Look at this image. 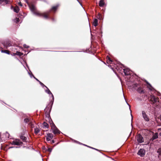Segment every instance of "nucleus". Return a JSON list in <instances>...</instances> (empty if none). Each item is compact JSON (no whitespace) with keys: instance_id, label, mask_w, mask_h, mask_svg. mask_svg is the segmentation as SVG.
<instances>
[{"instance_id":"f257e3e1","label":"nucleus","mask_w":161,"mask_h":161,"mask_svg":"<svg viewBox=\"0 0 161 161\" xmlns=\"http://www.w3.org/2000/svg\"><path fill=\"white\" fill-rule=\"evenodd\" d=\"M158 100V98L155 97L154 96L152 95V102H153L152 107L154 108L155 115L161 121V114H157L158 111H161V108L159 105V102Z\"/></svg>"},{"instance_id":"f03ea898","label":"nucleus","mask_w":161,"mask_h":161,"mask_svg":"<svg viewBox=\"0 0 161 161\" xmlns=\"http://www.w3.org/2000/svg\"><path fill=\"white\" fill-rule=\"evenodd\" d=\"M29 7L31 11L33 14L35 15L43 17L45 19L48 18V14L49 13L48 12L44 13H40L39 11L36 10V8L34 5L32 4L31 5H29Z\"/></svg>"},{"instance_id":"7ed1b4c3","label":"nucleus","mask_w":161,"mask_h":161,"mask_svg":"<svg viewBox=\"0 0 161 161\" xmlns=\"http://www.w3.org/2000/svg\"><path fill=\"white\" fill-rule=\"evenodd\" d=\"M52 123L50 122L51 125V129L53 130V132L54 134H60V132L58 130V129L56 127L55 125L53 122L52 121H51Z\"/></svg>"},{"instance_id":"20e7f679","label":"nucleus","mask_w":161,"mask_h":161,"mask_svg":"<svg viewBox=\"0 0 161 161\" xmlns=\"http://www.w3.org/2000/svg\"><path fill=\"white\" fill-rule=\"evenodd\" d=\"M11 144L14 145L20 146L22 145V142L19 139H16L13 141Z\"/></svg>"},{"instance_id":"39448f33","label":"nucleus","mask_w":161,"mask_h":161,"mask_svg":"<svg viewBox=\"0 0 161 161\" xmlns=\"http://www.w3.org/2000/svg\"><path fill=\"white\" fill-rule=\"evenodd\" d=\"M136 139L139 143H142L144 141L142 137L140 134H138L137 136Z\"/></svg>"},{"instance_id":"423d86ee","label":"nucleus","mask_w":161,"mask_h":161,"mask_svg":"<svg viewBox=\"0 0 161 161\" xmlns=\"http://www.w3.org/2000/svg\"><path fill=\"white\" fill-rule=\"evenodd\" d=\"M145 151L144 149H141L138 152L137 154L140 156L143 157L145 155Z\"/></svg>"},{"instance_id":"0eeeda50","label":"nucleus","mask_w":161,"mask_h":161,"mask_svg":"<svg viewBox=\"0 0 161 161\" xmlns=\"http://www.w3.org/2000/svg\"><path fill=\"white\" fill-rule=\"evenodd\" d=\"M47 137L46 138L47 141H49L53 138V135L51 133H48L47 135Z\"/></svg>"},{"instance_id":"6e6552de","label":"nucleus","mask_w":161,"mask_h":161,"mask_svg":"<svg viewBox=\"0 0 161 161\" xmlns=\"http://www.w3.org/2000/svg\"><path fill=\"white\" fill-rule=\"evenodd\" d=\"M142 114L143 117L145 120H146V121H148L149 120V119L147 116L145 111H142Z\"/></svg>"},{"instance_id":"1a4fd4ad","label":"nucleus","mask_w":161,"mask_h":161,"mask_svg":"<svg viewBox=\"0 0 161 161\" xmlns=\"http://www.w3.org/2000/svg\"><path fill=\"white\" fill-rule=\"evenodd\" d=\"M124 72L125 75H129L130 74V70L129 69H124Z\"/></svg>"},{"instance_id":"9d476101","label":"nucleus","mask_w":161,"mask_h":161,"mask_svg":"<svg viewBox=\"0 0 161 161\" xmlns=\"http://www.w3.org/2000/svg\"><path fill=\"white\" fill-rule=\"evenodd\" d=\"M4 2L5 4H9L11 2V0H0V3Z\"/></svg>"},{"instance_id":"9b49d317","label":"nucleus","mask_w":161,"mask_h":161,"mask_svg":"<svg viewBox=\"0 0 161 161\" xmlns=\"http://www.w3.org/2000/svg\"><path fill=\"white\" fill-rule=\"evenodd\" d=\"M46 88L47 89V90H46V91H45L46 92H47V93L49 94H51V96H52V99L53 100V101L54 98V97H53V94H52V93H51V91L47 88V87Z\"/></svg>"},{"instance_id":"f8f14e48","label":"nucleus","mask_w":161,"mask_h":161,"mask_svg":"<svg viewBox=\"0 0 161 161\" xmlns=\"http://www.w3.org/2000/svg\"><path fill=\"white\" fill-rule=\"evenodd\" d=\"M158 138V134L157 133H156L153 134V136L152 138V140H153Z\"/></svg>"},{"instance_id":"ddd939ff","label":"nucleus","mask_w":161,"mask_h":161,"mask_svg":"<svg viewBox=\"0 0 161 161\" xmlns=\"http://www.w3.org/2000/svg\"><path fill=\"white\" fill-rule=\"evenodd\" d=\"M93 25L95 26H96L98 25V20L97 19H95L93 23Z\"/></svg>"},{"instance_id":"4468645a","label":"nucleus","mask_w":161,"mask_h":161,"mask_svg":"<svg viewBox=\"0 0 161 161\" xmlns=\"http://www.w3.org/2000/svg\"><path fill=\"white\" fill-rule=\"evenodd\" d=\"M19 10V8L18 6L15 7L14 8V11L16 13H18Z\"/></svg>"},{"instance_id":"2eb2a0df","label":"nucleus","mask_w":161,"mask_h":161,"mask_svg":"<svg viewBox=\"0 0 161 161\" xmlns=\"http://www.w3.org/2000/svg\"><path fill=\"white\" fill-rule=\"evenodd\" d=\"M40 129L37 127L35 128L34 129V132L36 134H37L40 132Z\"/></svg>"},{"instance_id":"dca6fc26","label":"nucleus","mask_w":161,"mask_h":161,"mask_svg":"<svg viewBox=\"0 0 161 161\" xmlns=\"http://www.w3.org/2000/svg\"><path fill=\"white\" fill-rule=\"evenodd\" d=\"M104 4V3L103 0H101L99 3V5L100 7H103Z\"/></svg>"},{"instance_id":"f3484780","label":"nucleus","mask_w":161,"mask_h":161,"mask_svg":"<svg viewBox=\"0 0 161 161\" xmlns=\"http://www.w3.org/2000/svg\"><path fill=\"white\" fill-rule=\"evenodd\" d=\"M20 138L23 141L25 142H26L27 138L26 137L23 136H20Z\"/></svg>"},{"instance_id":"a211bd4d","label":"nucleus","mask_w":161,"mask_h":161,"mask_svg":"<svg viewBox=\"0 0 161 161\" xmlns=\"http://www.w3.org/2000/svg\"><path fill=\"white\" fill-rule=\"evenodd\" d=\"M31 120V118H25L24 119V121L25 123H27L28 122L29 123Z\"/></svg>"},{"instance_id":"6ab92c4d","label":"nucleus","mask_w":161,"mask_h":161,"mask_svg":"<svg viewBox=\"0 0 161 161\" xmlns=\"http://www.w3.org/2000/svg\"><path fill=\"white\" fill-rule=\"evenodd\" d=\"M43 127L45 128H48L49 127L47 123L44 122L43 123Z\"/></svg>"},{"instance_id":"aec40b11","label":"nucleus","mask_w":161,"mask_h":161,"mask_svg":"<svg viewBox=\"0 0 161 161\" xmlns=\"http://www.w3.org/2000/svg\"><path fill=\"white\" fill-rule=\"evenodd\" d=\"M58 6V5H57L56 6L53 7L51 10L55 11L57 10Z\"/></svg>"},{"instance_id":"412c9836","label":"nucleus","mask_w":161,"mask_h":161,"mask_svg":"<svg viewBox=\"0 0 161 161\" xmlns=\"http://www.w3.org/2000/svg\"><path fill=\"white\" fill-rule=\"evenodd\" d=\"M107 63L108 64H109L110 63V62H112V61L110 57L108 56H107Z\"/></svg>"},{"instance_id":"4be33fe9","label":"nucleus","mask_w":161,"mask_h":161,"mask_svg":"<svg viewBox=\"0 0 161 161\" xmlns=\"http://www.w3.org/2000/svg\"><path fill=\"white\" fill-rule=\"evenodd\" d=\"M137 91L139 93H142L143 92V90L142 88L141 87H139L137 89Z\"/></svg>"},{"instance_id":"5701e85b","label":"nucleus","mask_w":161,"mask_h":161,"mask_svg":"<svg viewBox=\"0 0 161 161\" xmlns=\"http://www.w3.org/2000/svg\"><path fill=\"white\" fill-rule=\"evenodd\" d=\"M1 52L3 53H5L8 54H9V51L8 50H2Z\"/></svg>"},{"instance_id":"b1692460","label":"nucleus","mask_w":161,"mask_h":161,"mask_svg":"<svg viewBox=\"0 0 161 161\" xmlns=\"http://www.w3.org/2000/svg\"><path fill=\"white\" fill-rule=\"evenodd\" d=\"M15 55L21 56L23 55V53L19 52L17 51Z\"/></svg>"},{"instance_id":"393cba45","label":"nucleus","mask_w":161,"mask_h":161,"mask_svg":"<svg viewBox=\"0 0 161 161\" xmlns=\"http://www.w3.org/2000/svg\"><path fill=\"white\" fill-rule=\"evenodd\" d=\"M29 125L31 126V128L34 127V124L33 123V122H32V120H31V121L29 122Z\"/></svg>"},{"instance_id":"a878e982","label":"nucleus","mask_w":161,"mask_h":161,"mask_svg":"<svg viewBox=\"0 0 161 161\" xmlns=\"http://www.w3.org/2000/svg\"><path fill=\"white\" fill-rule=\"evenodd\" d=\"M138 85L137 84H133L132 85V87L135 89H136V88L137 87H138Z\"/></svg>"},{"instance_id":"bb28decb","label":"nucleus","mask_w":161,"mask_h":161,"mask_svg":"<svg viewBox=\"0 0 161 161\" xmlns=\"http://www.w3.org/2000/svg\"><path fill=\"white\" fill-rule=\"evenodd\" d=\"M14 21L16 23H18L19 22V18H16L14 20Z\"/></svg>"},{"instance_id":"cd10ccee","label":"nucleus","mask_w":161,"mask_h":161,"mask_svg":"<svg viewBox=\"0 0 161 161\" xmlns=\"http://www.w3.org/2000/svg\"><path fill=\"white\" fill-rule=\"evenodd\" d=\"M48 112H49L50 111V109H49V108H48V107H46L45 109H44V111L46 112H47V111H48Z\"/></svg>"},{"instance_id":"c85d7f7f","label":"nucleus","mask_w":161,"mask_h":161,"mask_svg":"<svg viewBox=\"0 0 161 161\" xmlns=\"http://www.w3.org/2000/svg\"><path fill=\"white\" fill-rule=\"evenodd\" d=\"M157 152L159 153V155H161V148H159L158 149Z\"/></svg>"},{"instance_id":"c756f323","label":"nucleus","mask_w":161,"mask_h":161,"mask_svg":"<svg viewBox=\"0 0 161 161\" xmlns=\"http://www.w3.org/2000/svg\"><path fill=\"white\" fill-rule=\"evenodd\" d=\"M39 83L43 87L45 86L46 88H47V87L46 86L43 84L42 83L41 81H39Z\"/></svg>"},{"instance_id":"7c9ffc66","label":"nucleus","mask_w":161,"mask_h":161,"mask_svg":"<svg viewBox=\"0 0 161 161\" xmlns=\"http://www.w3.org/2000/svg\"><path fill=\"white\" fill-rule=\"evenodd\" d=\"M83 145H85V146H87V147H89L91 148H92V149H95V150H97V149H96V148H94L92 147H89V146H87V145H85V144H83Z\"/></svg>"},{"instance_id":"2f4dec72","label":"nucleus","mask_w":161,"mask_h":161,"mask_svg":"<svg viewBox=\"0 0 161 161\" xmlns=\"http://www.w3.org/2000/svg\"><path fill=\"white\" fill-rule=\"evenodd\" d=\"M147 87L150 90H151V86L150 84H148V85L147 86Z\"/></svg>"},{"instance_id":"473e14b6","label":"nucleus","mask_w":161,"mask_h":161,"mask_svg":"<svg viewBox=\"0 0 161 161\" xmlns=\"http://www.w3.org/2000/svg\"><path fill=\"white\" fill-rule=\"evenodd\" d=\"M152 93L153 92H155V91L156 92V90H155L154 89L152 86Z\"/></svg>"},{"instance_id":"72a5a7b5","label":"nucleus","mask_w":161,"mask_h":161,"mask_svg":"<svg viewBox=\"0 0 161 161\" xmlns=\"http://www.w3.org/2000/svg\"><path fill=\"white\" fill-rule=\"evenodd\" d=\"M52 151V149L51 148H48L47 149V151L49 152H51Z\"/></svg>"},{"instance_id":"f704fd0d","label":"nucleus","mask_w":161,"mask_h":161,"mask_svg":"<svg viewBox=\"0 0 161 161\" xmlns=\"http://www.w3.org/2000/svg\"><path fill=\"white\" fill-rule=\"evenodd\" d=\"M158 130L160 132L159 135L161 136V128H158Z\"/></svg>"},{"instance_id":"c9c22d12","label":"nucleus","mask_w":161,"mask_h":161,"mask_svg":"<svg viewBox=\"0 0 161 161\" xmlns=\"http://www.w3.org/2000/svg\"><path fill=\"white\" fill-rule=\"evenodd\" d=\"M23 46L24 47H25V48H27L28 47V46L26 44L24 45Z\"/></svg>"},{"instance_id":"e433bc0d","label":"nucleus","mask_w":161,"mask_h":161,"mask_svg":"<svg viewBox=\"0 0 161 161\" xmlns=\"http://www.w3.org/2000/svg\"><path fill=\"white\" fill-rule=\"evenodd\" d=\"M33 76V77L36 79V80L37 81H38L39 82V81H40L39 80H38L37 79H36V78L35 76L33 75H32Z\"/></svg>"},{"instance_id":"4c0bfd02","label":"nucleus","mask_w":161,"mask_h":161,"mask_svg":"<svg viewBox=\"0 0 161 161\" xmlns=\"http://www.w3.org/2000/svg\"><path fill=\"white\" fill-rule=\"evenodd\" d=\"M28 73L30 75L31 77H33V76L32 75H33L32 74L31 75V74L29 72Z\"/></svg>"},{"instance_id":"58836bf2","label":"nucleus","mask_w":161,"mask_h":161,"mask_svg":"<svg viewBox=\"0 0 161 161\" xmlns=\"http://www.w3.org/2000/svg\"><path fill=\"white\" fill-rule=\"evenodd\" d=\"M19 5L20 6H22V4L20 2L19 3Z\"/></svg>"},{"instance_id":"ea45409f","label":"nucleus","mask_w":161,"mask_h":161,"mask_svg":"<svg viewBox=\"0 0 161 161\" xmlns=\"http://www.w3.org/2000/svg\"><path fill=\"white\" fill-rule=\"evenodd\" d=\"M5 134L7 136H8L9 135V134L8 132H6V133H5Z\"/></svg>"},{"instance_id":"a19ab883","label":"nucleus","mask_w":161,"mask_h":161,"mask_svg":"<svg viewBox=\"0 0 161 161\" xmlns=\"http://www.w3.org/2000/svg\"><path fill=\"white\" fill-rule=\"evenodd\" d=\"M54 143V141L53 140H52V143Z\"/></svg>"},{"instance_id":"79ce46f5","label":"nucleus","mask_w":161,"mask_h":161,"mask_svg":"<svg viewBox=\"0 0 161 161\" xmlns=\"http://www.w3.org/2000/svg\"><path fill=\"white\" fill-rule=\"evenodd\" d=\"M159 93H158V92H157V94L158 95V94Z\"/></svg>"},{"instance_id":"37998d69","label":"nucleus","mask_w":161,"mask_h":161,"mask_svg":"<svg viewBox=\"0 0 161 161\" xmlns=\"http://www.w3.org/2000/svg\"><path fill=\"white\" fill-rule=\"evenodd\" d=\"M13 6H11V9H12V8H13Z\"/></svg>"},{"instance_id":"c03bdc74","label":"nucleus","mask_w":161,"mask_h":161,"mask_svg":"<svg viewBox=\"0 0 161 161\" xmlns=\"http://www.w3.org/2000/svg\"><path fill=\"white\" fill-rule=\"evenodd\" d=\"M13 147H11L10 148H13Z\"/></svg>"},{"instance_id":"a18cd8bd","label":"nucleus","mask_w":161,"mask_h":161,"mask_svg":"<svg viewBox=\"0 0 161 161\" xmlns=\"http://www.w3.org/2000/svg\"><path fill=\"white\" fill-rule=\"evenodd\" d=\"M53 19V20H54L53 19Z\"/></svg>"},{"instance_id":"49530a36","label":"nucleus","mask_w":161,"mask_h":161,"mask_svg":"<svg viewBox=\"0 0 161 161\" xmlns=\"http://www.w3.org/2000/svg\"><path fill=\"white\" fill-rule=\"evenodd\" d=\"M15 147L17 148V147Z\"/></svg>"},{"instance_id":"de8ad7c7","label":"nucleus","mask_w":161,"mask_h":161,"mask_svg":"<svg viewBox=\"0 0 161 161\" xmlns=\"http://www.w3.org/2000/svg\"><path fill=\"white\" fill-rule=\"evenodd\" d=\"M77 0V1H78V2H79V1H78V0Z\"/></svg>"},{"instance_id":"09e8293b","label":"nucleus","mask_w":161,"mask_h":161,"mask_svg":"<svg viewBox=\"0 0 161 161\" xmlns=\"http://www.w3.org/2000/svg\"><path fill=\"white\" fill-rule=\"evenodd\" d=\"M77 0V1H78V2H79V1H78V0Z\"/></svg>"}]
</instances>
